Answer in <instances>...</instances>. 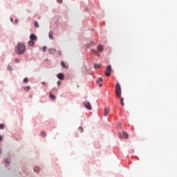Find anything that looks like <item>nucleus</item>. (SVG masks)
I'll use <instances>...</instances> for the list:
<instances>
[{
  "label": "nucleus",
  "mask_w": 177,
  "mask_h": 177,
  "mask_svg": "<svg viewBox=\"0 0 177 177\" xmlns=\"http://www.w3.org/2000/svg\"><path fill=\"white\" fill-rule=\"evenodd\" d=\"M1 153H2V149L0 148V154H1Z\"/></svg>",
  "instance_id": "38"
},
{
  "label": "nucleus",
  "mask_w": 177,
  "mask_h": 177,
  "mask_svg": "<svg viewBox=\"0 0 177 177\" xmlns=\"http://www.w3.org/2000/svg\"><path fill=\"white\" fill-rule=\"evenodd\" d=\"M97 49L98 52H103V46L102 45H99L97 47Z\"/></svg>",
  "instance_id": "9"
},
{
  "label": "nucleus",
  "mask_w": 177,
  "mask_h": 177,
  "mask_svg": "<svg viewBox=\"0 0 177 177\" xmlns=\"http://www.w3.org/2000/svg\"><path fill=\"white\" fill-rule=\"evenodd\" d=\"M58 3H63V0H57Z\"/></svg>",
  "instance_id": "31"
},
{
  "label": "nucleus",
  "mask_w": 177,
  "mask_h": 177,
  "mask_svg": "<svg viewBox=\"0 0 177 177\" xmlns=\"http://www.w3.org/2000/svg\"><path fill=\"white\" fill-rule=\"evenodd\" d=\"M53 91H55L56 92L57 91V88H56V87H54L53 88Z\"/></svg>",
  "instance_id": "35"
},
{
  "label": "nucleus",
  "mask_w": 177,
  "mask_h": 177,
  "mask_svg": "<svg viewBox=\"0 0 177 177\" xmlns=\"http://www.w3.org/2000/svg\"><path fill=\"white\" fill-rule=\"evenodd\" d=\"M24 91H27V92H28L29 89H31V87L30 86H26V87H23Z\"/></svg>",
  "instance_id": "17"
},
{
  "label": "nucleus",
  "mask_w": 177,
  "mask_h": 177,
  "mask_svg": "<svg viewBox=\"0 0 177 177\" xmlns=\"http://www.w3.org/2000/svg\"><path fill=\"white\" fill-rule=\"evenodd\" d=\"M79 131H80V132L82 133V132H84V129L82 127H80Z\"/></svg>",
  "instance_id": "27"
},
{
  "label": "nucleus",
  "mask_w": 177,
  "mask_h": 177,
  "mask_svg": "<svg viewBox=\"0 0 177 177\" xmlns=\"http://www.w3.org/2000/svg\"><path fill=\"white\" fill-rule=\"evenodd\" d=\"M15 21L16 24L19 23V20H17V19H15Z\"/></svg>",
  "instance_id": "37"
},
{
  "label": "nucleus",
  "mask_w": 177,
  "mask_h": 177,
  "mask_svg": "<svg viewBox=\"0 0 177 177\" xmlns=\"http://www.w3.org/2000/svg\"><path fill=\"white\" fill-rule=\"evenodd\" d=\"M118 136H119V138H120V139H122V135H121V133H119V134H118Z\"/></svg>",
  "instance_id": "33"
},
{
  "label": "nucleus",
  "mask_w": 177,
  "mask_h": 177,
  "mask_svg": "<svg viewBox=\"0 0 177 177\" xmlns=\"http://www.w3.org/2000/svg\"><path fill=\"white\" fill-rule=\"evenodd\" d=\"M41 85H44V86H47L48 84H46V82H42Z\"/></svg>",
  "instance_id": "29"
},
{
  "label": "nucleus",
  "mask_w": 177,
  "mask_h": 177,
  "mask_svg": "<svg viewBox=\"0 0 177 177\" xmlns=\"http://www.w3.org/2000/svg\"><path fill=\"white\" fill-rule=\"evenodd\" d=\"M91 44H93V42L91 41Z\"/></svg>",
  "instance_id": "42"
},
{
  "label": "nucleus",
  "mask_w": 177,
  "mask_h": 177,
  "mask_svg": "<svg viewBox=\"0 0 177 177\" xmlns=\"http://www.w3.org/2000/svg\"><path fill=\"white\" fill-rule=\"evenodd\" d=\"M111 71H112L111 65H109L106 67V71L105 72V75H106V77H110V75H111Z\"/></svg>",
  "instance_id": "3"
},
{
  "label": "nucleus",
  "mask_w": 177,
  "mask_h": 177,
  "mask_svg": "<svg viewBox=\"0 0 177 177\" xmlns=\"http://www.w3.org/2000/svg\"><path fill=\"white\" fill-rule=\"evenodd\" d=\"M57 85H58V86L62 85V82L58 81V82H57Z\"/></svg>",
  "instance_id": "32"
},
{
  "label": "nucleus",
  "mask_w": 177,
  "mask_h": 177,
  "mask_svg": "<svg viewBox=\"0 0 177 177\" xmlns=\"http://www.w3.org/2000/svg\"><path fill=\"white\" fill-rule=\"evenodd\" d=\"M28 45L30 46H34V41H32V40L29 41H28Z\"/></svg>",
  "instance_id": "16"
},
{
  "label": "nucleus",
  "mask_w": 177,
  "mask_h": 177,
  "mask_svg": "<svg viewBox=\"0 0 177 177\" xmlns=\"http://www.w3.org/2000/svg\"><path fill=\"white\" fill-rule=\"evenodd\" d=\"M8 71H12V68H11L10 66H8Z\"/></svg>",
  "instance_id": "30"
},
{
  "label": "nucleus",
  "mask_w": 177,
  "mask_h": 177,
  "mask_svg": "<svg viewBox=\"0 0 177 177\" xmlns=\"http://www.w3.org/2000/svg\"><path fill=\"white\" fill-rule=\"evenodd\" d=\"M99 67H100V65H98L97 64H95L94 65V68H99Z\"/></svg>",
  "instance_id": "26"
},
{
  "label": "nucleus",
  "mask_w": 177,
  "mask_h": 177,
  "mask_svg": "<svg viewBox=\"0 0 177 177\" xmlns=\"http://www.w3.org/2000/svg\"><path fill=\"white\" fill-rule=\"evenodd\" d=\"M49 97L50 99H52V100H55V99H56V96L52 94V93H49Z\"/></svg>",
  "instance_id": "10"
},
{
  "label": "nucleus",
  "mask_w": 177,
  "mask_h": 177,
  "mask_svg": "<svg viewBox=\"0 0 177 177\" xmlns=\"http://www.w3.org/2000/svg\"><path fill=\"white\" fill-rule=\"evenodd\" d=\"M115 92L118 97H121V85L118 82L116 84Z\"/></svg>",
  "instance_id": "2"
},
{
  "label": "nucleus",
  "mask_w": 177,
  "mask_h": 177,
  "mask_svg": "<svg viewBox=\"0 0 177 177\" xmlns=\"http://www.w3.org/2000/svg\"><path fill=\"white\" fill-rule=\"evenodd\" d=\"M57 77L58 80H60L61 81H63V80H64V75L63 73H58L57 75Z\"/></svg>",
  "instance_id": "6"
},
{
  "label": "nucleus",
  "mask_w": 177,
  "mask_h": 177,
  "mask_svg": "<svg viewBox=\"0 0 177 177\" xmlns=\"http://www.w3.org/2000/svg\"><path fill=\"white\" fill-rule=\"evenodd\" d=\"M61 66L63 67V68H68V66H66V63L64 62H61Z\"/></svg>",
  "instance_id": "11"
},
{
  "label": "nucleus",
  "mask_w": 177,
  "mask_h": 177,
  "mask_svg": "<svg viewBox=\"0 0 177 177\" xmlns=\"http://www.w3.org/2000/svg\"><path fill=\"white\" fill-rule=\"evenodd\" d=\"M122 136H124V138L125 139H128V133L127 132L123 131Z\"/></svg>",
  "instance_id": "15"
},
{
  "label": "nucleus",
  "mask_w": 177,
  "mask_h": 177,
  "mask_svg": "<svg viewBox=\"0 0 177 177\" xmlns=\"http://www.w3.org/2000/svg\"><path fill=\"white\" fill-rule=\"evenodd\" d=\"M5 129V124H0V129Z\"/></svg>",
  "instance_id": "23"
},
{
  "label": "nucleus",
  "mask_w": 177,
  "mask_h": 177,
  "mask_svg": "<svg viewBox=\"0 0 177 177\" xmlns=\"http://www.w3.org/2000/svg\"><path fill=\"white\" fill-rule=\"evenodd\" d=\"M84 105L87 109V110H92V106L91 105V103L88 101H85L84 102Z\"/></svg>",
  "instance_id": "4"
},
{
  "label": "nucleus",
  "mask_w": 177,
  "mask_h": 177,
  "mask_svg": "<svg viewBox=\"0 0 177 177\" xmlns=\"http://www.w3.org/2000/svg\"><path fill=\"white\" fill-rule=\"evenodd\" d=\"M24 82L25 84H27V83L28 82V78L25 77V78L24 79Z\"/></svg>",
  "instance_id": "24"
},
{
  "label": "nucleus",
  "mask_w": 177,
  "mask_h": 177,
  "mask_svg": "<svg viewBox=\"0 0 177 177\" xmlns=\"http://www.w3.org/2000/svg\"><path fill=\"white\" fill-rule=\"evenodd\" d=\"M19 62H20V61L19 60V59H15V63H19Z\"/></svg>",
  "instance_id": "34"
},
{
  "label": "nucleus",
  "mask_w": 177,
  "mask_h": 177,
  "mask_svg": "<svg viewBox=\"0 0 177 177\" xmlns=\"http://www.w3.org/2000/svg\"><path fill=\"white\" fill-rule=\"evenodd\" d=\"M34 171H35V172H39L40 171L39 167H35Z\"/></svg>",
  "instance_id": "18"
},
{
  "label": "nucleus",
  "mask_w": 177,
  "mask_h": 177,
  "mask_svg": "<svg viewBox=\"0 0 177 177\" xmlns=\"http://www.w3.org/2000/svg\"><path fill=\"white\" fill-rule=\"evenodd\" d=\"M84 46L86 47V49H89V48H91V44H87Z\"/></svg>",
  "instance_id": "20"
},
{
  "label": "nucleus",
  "mask_w": 177,
  "mask_h": 177,
  "mask_svg": "<svg viewBox=\"0 0 177 177\" xmlns=\"http://www.w3.org/2000/svg\"><path fill=\"white\" fill-rule=\"evenodd\" d=\"M102 81H103V78L102 77L98 78V80H97V84H99V82H102Z\"/></svg>",
  "instance_id": "21"
},
{
  "label": "nucleus",
  "mask_w": 177,
  "mask_h": 177,
  "mask_svg": "<svg viewBox=\"0 0 177 177\" xmlns=\"http://www.w3.org/2000/svg\"><path fill=\"white\" fill-rule=\"evenodd\" d=\"M120 104L121 106H124L125 104H124V98H120Z\"/></svg>",
  "instance_id": "19"
},
{
  "label": "nucleus",
  "mask_w": 177,
  "mask_h": 177,
  "mask_svg": "<svg viewBox=\"0 0 177 177\" xmlns=\"http://www.w3.org/2000/svg\"><path fill=\"white\" fill-rule=\"evenodd\" d=\"M48 37H49L50 39H53V31L49 32Z\"/></svg>",
  "instance_id": "12"
},
{
  "label": "nucleus",
  "mask_w": 177,
  "mask_h": 177,
  "mask_svg": "<svg viewBox=\"0 0 177 177\" xmlns=\"http://www.w3.org/2000/svg\"><path fill=\"white\" fill-rule=\"evenodd\" d=\"M99 86H102V84H99Z\"/></svg>",
  "instance_id": "41"
},
{
  "label": "nucleus",
  "mask_w": 177,
  "mask_h": 177,
  "mask_svg": "<svg viewBox=\"0 0 177 177\" xmlns=\"http://www.w3.org/2000/svg\"><path fill=\"white\" fill-rule=\"evenodd\" d=\"M15 52L17 55H23L26 52V46L24 44L18 43L15 48Z\"/></svg>",
  "instance_id": "1"
},
{
  "label": "nucleus",
  "mask_w": 177,
  "mask_h": 177,
  "mask_svg": "<svg viewBox=\"0 0 177 177\" xmlns=\"http://www.w3.org/2000/svg\"><path fill=\"white\" fill-rule=\"evenodd\" d=\"M46 49H48V47H46V46H44L43 47V52H46Z\"/></svg>",
  "instance_id": "25"
},
{
  "label": "nucleus",
  "mask_w": 177,
  "mask_h": 177,
  "mask_svg": "<svg viewBox=\"0 0 177 177\" xmlns=\"http://www.w3.org/2000/svg\"><path fill=\"white\" fill-rule=\"evenodd\" d=\"M109 111H110V110L108 108L104 109V116L105 117H106L107 115L109 114Z\"/></svg>",
  "instance_id": "14"
},
{
  "label": "nucleus",
  "mask_w": 177,
  "mask_h": 177,
  "mask_svg": "<svg viewBox=\"0 0 177 177\" xmlns=\"http://www.w3.org/2000/svg\"><path fill=\"white\" fill-rule=\"evenodd\" d=\"M30 41H37V35L35 34H31L30 36Z\"/></svg>",
  "instance_id": "7"
},
{
  "label": "nucleus",
  "mask_w": 177,
  "mask_h": 177,
  "mask_svg": "<svg viewBox=\"0 0 177 177\" xmlns=\"http://www.w3.org/2000/svg\"><path fill=\"white\" fill-rule=\"evenodd\" d=\"M35 27H37V28H39V24H38V21H35Z\"/></svg>",
  "instance_id": "22"
},
{
  "label": "nucleus",
  "mask_w": 177,
  "mask_h": 177,
  "mask_svg": "<svg viewBox=\"0 0 177 177\" xmlns=\"http://www.w3.org/2000/svg\"><path fill=\"white\" fill-rule=\"evenodd\" d=\"M10 21L13 22V18H10Z\"/></svg>",
  "instance_id": "40"
},
{
  "label": "nucleus",
  "mask_w": 177,
  "mask_h": 177,
  "mask_svg": "<svg viewBox=\"0 0 177 177\" xmlns=\"http://www.w3.org/2000/svg\"><path fill=\"white\" fill-rule=\"evenodd\" d=\"M45 136H46V134L45 133V132H41V137L42 138H45Z\"/></svg>",
  "instance_id": "28"
},
{
  "label": "nucleus",
  "mask_w": 177,
  "mask_h": 177,
  "mask_svg": "<svg viewBox=\"0 0 177 177\" xmlns=\"http://www.w3.org/2000/svg\"><path fill=\"white\" fill-rule=\"evenodd\" d=\"M2 140V136L0 135V142Z\"/></svg>",
  "instance_id": "39"
},
{
  "label": "nucleus",
  "mask_w": 177,
  "mask_h": 177,
  "mask_svg": "<svg viewBox=\"0 0 177 177\" xmlns=\"http://www.w3.org/2000/svg\"><path fill=\"white\" fill-rule=\"evenodd\" d=\"M48 52L50 55H53L57 52V50L56 48H48Z\"/></svg>",
  "instance_id": "5"
},
{
  "label": "nucleus",
  "mask_w": 177,
  "mask_h": 177,
  "mask_svg": "<svg viewBox=\"0 0 177 177\" xmlns=\"http://www.w3.org/2000/svg\"><path fill=\"white\" fill-rule=\"evenodd\" d=\"M58 53L60 56H62V51H59Z\"/></svg>",
  "instance_id": "36"
},
{
  "label": "nucleus",
  "mask_w": 177,
  "mask_h": 177,
  "mask_svg": "<svg viewBox=\"0 0 177 177\" xmlns=\"http://www.w3.org/2000/svg\"><path fill=\"white\" fill-rule=\"evenodd\" d=\"M4 162L6 165V167L8 168V166L9 165V164H10V158H6L5 160H4Z\"/></svg>",
  "instance_id": "8"
},
{
  "label": "nucleus",
  "mask_w": 177,
  "mask_h": 177,
  "mask_svg": "<svg viewBox=\"0 0 177 177\" xmlns=\"http://www.w3.org/2000/svg\"><path fill=\"white\" fill-rule=\"evenodd\" d=\"M91 52L95 55V56H99V53L95 50V49H91Z\"/></svg>",
  "instance_id": "13"
}]
</instances>
